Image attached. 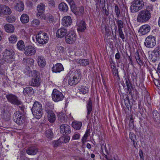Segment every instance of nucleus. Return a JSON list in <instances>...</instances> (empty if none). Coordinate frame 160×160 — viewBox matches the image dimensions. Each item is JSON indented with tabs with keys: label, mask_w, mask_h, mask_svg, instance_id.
<instances>
[{
	"label": "nucleus",
	"mask_w": 160,
	"mask_h": 160,
	"mask_svg": "<svg viewBox=\"0 0 160 160\" xmlns=\"http://www.w3.org/2000/svg\"><path fill=\"white\" fill-rule=\"evenodd\" d=\"M60 132L63 134H69L71 132L70 127L67 124H62L60 127Z\"/></svg>",
	"instance_id": "nucleus-14"
},
{
	"label": "nucleus",
	"mask_w": 160,
	"mask_h": 160,
	"mask_svg": "<svg viewBox=\"0 0 160 160\" xmlns=\"http://www.w3.org/2000/svg\"><path fill=\"white\" fill-rule=\"evenodd\" d=\"M46 135L48 138H52L53 136V133L50 129L47 130L46 131Z\"/></svg>",
	"instance_id": "nucleus-41"
},
{
	"label": "nucleus",
	"mask_w": 160,
	"mask_h": 160,
	"mask_svg": "<svg viewBox=\"0 0 160 160\" xmlns=\"http://www.w3.org/2000/svg\"><path fill=\"white\" fill-rule=\"evenodd\" d=\"M33 116L36 118L39 119L42 117V104L38 102H35L31 109Z\"/></svg>",
	"instance_id": "nucleus-2"
},
{
	"label": "nucleus",
	"mask_w": 160,
	"mask_h": 160,
	"mask_svg": "<svg viewBox=\"0 0 160 160\" xmlns=\"http://www.w3.org/2000/svg\"><path fill=\"white\" fill-rule=\"evenodd\" d=\"M20 20L22 23H26L29 22V18L27 14H23L21 17Z\"/></svg>",
	"instance_id": "nucleus-32"
},
{
	"label": "nucleus",
	"mask_w": 160,
	"mask_h": 160,
	"mask_svg": "<svg viewBox=\"0 0 160 160\" xmlns=\"http://www.w3.org/2000/svg\"><path fill=\"white\" fill-rule=\"evenodd\" d=\"M82 76V74H81V72L80 69H77L74 71L73 77H74L76 78H77L78 79L80 80Z\"/></svg>",
	"instance_id": "nucleus-35"
},
{
	"label": "nucleus",
	"mask_w": 160,
	"mask_h": 160,
	"mask_svg": "<svg viewBox=\"0 0 160 160\" xmlns=\"http://www.w3.org/2000/svg\"><path fill=\"white\" fill-rule=\"evenodd\" d=\"M89 131L88 130L86 131L85 133L83 139L86 140L87 139V137L88 136L89 134Z\"/></svg>",
	"instance_id": "nucleus-62"
},
{
	"label": "nucleus",
	"mask_w": 160,
	"mask_h": 160,
	"mask_svg": "<svg viewBox=\"0 0 160 160\" xmlns=\"http://www.w3.org/2000/svg\"><path fill=\"white\" fill-rule=\"evenodd\" d=\"M64 97V96L61 92L56 89L53 90L52 94V98L54 101H61L63 100Z\"/></svg>",
	"instance_id": "nucleus-9"
},
{
	"label": "nucleus",
	"mask_w": 160,
	"mask_h": 160,
	"mask_svg": "<svg viewBox=\"0 0 160 160\" xmlns=\"http://www.w3.org/2000/svg\"><path fill=\"white\" fill-rule=\"evenodd\" d=\"M34 91L31 87H27L24 88L23 93L26 96H29L34 93Z\"/></svg>",
	"instance_id": "nucleus-26"
},
{
	"label": "nucleus",
	"mask_w": 160,
	"mask_h": 160,
	"mask_svg": "<svg viewBox=\"0 0 160 160\" xmlns=\"http://www.w3.org/2000/svg\"><path fill=\"white\" fill-rule=\"evenodd\" d=\"M152 114L153 118L155 119H158L159 117L160 114L158 112L157 110H153Z\"/></svg>",
	"instance_id": "nucleus-45"
},
{
	"label": "nucleus",
	"mask_w": 160,
	"mask_h": 160,
	"mask_svg": "<svg viewBox=\"0 0 160 160\" xmlns=\"http://www.w3.org/2000/svg\"><path fill=\"white\" fill-rule=\"evenodd\" d=\"M32 74L33 78L29 83L30 85L33 87H38L40 85L41 81L38 72L33 71L32 72Z\"/></svg>",
	"instance_id": "nucleus-5"
},
{
	"label": "nucleus",
	"mask_w": 160,
	"mask_h": 160,
	"mask_svg": "<svg viewBox=\"0 0 160 160\" xmlns=\"http://www.w3.org/2000/svg\"><path fill=\"white\" fill-rule=\"evenodd\" d=\"M124 102L125 105L127 106H128L130 105L129 100L128 96H127L124 100Z\"/></svg>",
	"instance_id": "nucleus-55"
},
{
	"label": "nucleus",
	"mask_w": 160,
	"mask_h": 160,
	"mask_svg": "<svg viewBox=\"0 0 160 160\" xmlns=\"http://www.w3.org/2000/svg\"><path fill=\"white\" fill-rule=\"evenodd\" d=\"M76 62L80 65L86 66L89 64V62L88 59H79L76 60Z\"/></svg>",
	"instance_id": "nucleus-28"
},
{
	"label": "nucleus",
	"mask_w": 160,
	"mask_h": 160,
	"mask_svg": "<svg viewBox=\"0 0 160 160\" xmlns=\"http://www.w3.org/2000/svg\"><path fill=\"white\" fill-rule=\"evenodd\" d=\"M40 22L37 19H34L31 22V25L34 27H36L39 24Z\"/></svg>",
	"instance_id": "nucleus-47"
},
{
	"label": "nucleus",
	"mask_w": 160,
	"mask_h": 160,
	"mask_svg": "<svg viewBox=\"0 0 160 160\" xmlns=\"http://www.w3.org/2000/svg\"><path fill=\"white\" fill-rule=\"evenodd\" d=\"M36 52L35 47L32 46H26L24 49V53L26 55L30 56L34 55Z\"/></svg>",
	"instance_id": "nucleus-13"
},
{
	"label": "nucleus",
	"mask_w": 160,
	"mask_h": 160,
	"mask_svg": "<svg viewBox=\"0 0 160 160\" xmlns=\"http://www.w3.org/2000/svg\"><path fill=\"white\" fill-rule=\"evenodd\" d=\"M45 5L42 3H41L37 7V11L38 12L37 13V17H39L41 15L42 13H43L45 11Z\"/></svg>",
	"instance_id": "nucleus-21"
},
{
	"label": "nucleus",
	"mask_w": 160,
	"mask_h": 160,
	"mask_svg": "<svg viewBox=\"0 0 160 160\" xmlns=\"http://www.w3.org/2000/svg\"><path fill=\"white\" fill-rule=\"evenodd\" d=\"M136 55L135 58L138 63L140 65L142 64V62L139 57V53H137Z\"/></svg>",
	"instance_id": "nucleus-51"
},
{
	"label": "nucleus",
	"mask_w": 160,
	"mask_h": 160,
	"mask_svg": "<svg viewBox=\"0 0 160 160\" xmlns=\"http://www.w3.org/2000/svg\"><path fill=\"white\" fill-rule=\"evenodd\" d=\"M3 62V58L0 57V74H2L4 72V70L1 68V65Z\"/></svg>",
	"instance_id": "nucleus-50"
},
{
	"label": "nucleus",
	"mask_w": 160,
	"mask_h": 160,
	"mask_svg": "<svg viewBox=\"0 0 160 160\" xmlns=\"http://www.w3.org/2000/svg\"><path fill=\"white\" fill-rule=\"evenodd\" d=\"M72 22V19L71 17L68 16H66L63 18L62 24L64 27H68L71 25Z\"/></svg>",
	"instance_id": "nucleus-16"
},
{
	"label": "nucleus",
	"mask_w": 160,
	"mask_h": 160,
	"mask_svg": "<svg viewBox=\"0 0 160 160\" xmlns=\"http://www.w3.org/2000/svg\"><path fill=\"white\" fill-rule=\"evenodd\" d=\"M2 56L3 58V62L5 61L8 63H11L13 60V52L12 50H6Z\"/></svg>",
	"instance_id": "nucleus-8"
},
{
	"label": "nucleus",
	"mask_w": 160,
	"mask_h": 160,
	"mask_svg": "<svg viewBox=\"0 0 160 160\" xmlns=\"http://www.w3.org/2000/svg\"><path fill=\"white\" fill-rule=\"evenodd\" d=\"M57 48L59 52H63L65 51L64 47L62 46L58 47Z\"/></svg>",
	"instance_id": "nucleus-63"
},
{
	"label": "nucleus",
	"mask_w": 160,
	"mask_h": 160,
	"mask_svg": "<svg viewBox=\"0 0 160 160\" xmlns=\"http://www.w3.org/2000/svg\"><path fill=\"white\" fill-rule=\"evenodd\" d=\"M82 126V123L77 121L73 122L72 123V127L77 130L80 129Z\"/></svg>",
	"instance_id": "nucleus-34"
},
{
	"label": "nucleus",
	"mask_w": 160,
	"mask_h": 160,
	"mask_svg": "<svg viewBox=\"0 0 160 160\" xmlns=\"http://www.w3.org/2000/svg\"><path fill=\"white\" fill-rule=\"evenodd\" d=\"M77 25L78 27L77 30L78 31L83 32L86 28V23L82 20L77 21Z\"/></svg>",
	"instance_id": "nucleus-17"
},
{
	"label": "nucleus",
	"mask_w": 160,
	"mask_h": 160,
	"mask_svg": "<svg viewBox=\"0 0 160 160\" xmlns=\"http://www.w3.org/2000/svg\"><path fill=\"white\" fill-rule=\"evenodd\" d=\"M116 22L118 25V29H122V28L123 27L122 21L120 20H116Z\"/></svg>",
	"instance_id": "nucleus-40"
},
{
	"label": "nucleus",
	"mask_w": 160,
	"mask_h": 160,
	"mask_svg": "<svg viewBox=\"0 0 160 160\" xmlns=\"http://www.w3.org/2000/svg\"><path fill=\"white\" fill-rule=\"evenodd\" d=\"M115 11L117 17L118 18L120 17V10L118 6L117 5L115 6Z\"/></svg>",
	"instance_id": "nucleus-46"
},
{
	"label": "nucleus",
	"mask_w": 160,
	"mask_h": 160,
	"mask_svg": "<svg viewBox=\"0 0 160 160\" xmlns=\"http://www.w3.org/2000/svg\"><path fill=\"white\" fill-rule=\"evenodd\" d=\"M68 32L67 29L64 28H62L58 29L56 32V36L57 37L61 38L65 36Z\"/></svg>",
	"instance_id": "nucleus-18"
},
{
	"label": "nucleus",
	"mask_w": 160,
	"mask_h": 160,
	"mask_svg": "<svg viewBox=\"0 0 160 160\" xmlns=\"http://www.w3.org/2000/svg\"><path fill=\"white\" fill-rule=\"evenodd\" d=\"M71 8H73L76 7L75 2L73 0H70L68 2Z\"/></svg>",
	"instance_id": "nucleus-54"
},
{
	"label": "nucleus",
	"mask_w": 160,
	"mask_h": 160,
	"mask_svg": "<svg viewBox=\"0 0 160 160\" xmlns=\"http://www.w3.org/2000/svg\"><path fill=\"white\" fill-rule=\"evenodd\" d=\"M110 63L111 65V68L113 69V72L114 71L115 76H117L118 77H119V75L118 74V70H116V66L115 65V63L113 61L111 60V61H110Z\"/></svg>",
	"instance_id": "nucleus-36"
},
{
	"label": "nucleus",
	"mask_w": 160,
	"mask_h": 160,
	"mask_svg": "<svg viewBox=\"0 0 160 160\" xmlns=\"http://www.w3.org/2000/svg\"><path fill=\"white\" fill-rule=\"evenodd\" d=\"M38 152L37 148L34 147H31L28 148L26 150V153L30 155H35Z\"/></svg>",
	"instance_id": "nucleus-24"
},
{
	"label": "nucleus",
	"mask_w": 160,
	"mask_h": 160,
	"mask_svg": "<svg viewBox=\"0 0 160 160\" xmlns=\"http://www.w3.org/2000/svg\"><path fill=\"white\" fill-rule=\"evenodd\" d=\"M18 48L20 50H22L25 47L24 43L22 40L19 41L17 44Z\"/></svg>",
	"instance_id": "nucleus-37"
},
{
	"label": "nucleus",
	"mask_w": 160,
	"mask_h": 160,
	"mask_svg": "<svg viewBox=\"0 0 160 160\" xmlns=\"http://www.w3.org/2000/svg\"><path fill=\"white\" fill-rule=\"evenodd\" d=\"M151 18L150 11L147 9L142 10L139 12L137 21L139 23H145L148 21Z\"/></svg>",
	"instance_id": "nucleus-1"
},
{
	"label": "nucleus",
	"mask_w": 160,
	"mask_h": 160,
	"mask_svg": "<svg viewBox=\"0 0 160 160\" xmlns=\"http://www.w3.org/2000/svg\"><path fill=\"white\" fill-rule=\"evenodd\" d=\"M87 117L88 118V115L90 113L92 109V102L91 98H89L87 102Z\"/></svg>",
	"instance_id": "nucleus-23"
},
{
	"label": "nucleus",
	"mask_w": 160,
	"mask_h": 160,
	"mask_svg": "<svg viewBox=\"0 0 160 160\" xmlns=\"http://www.w3.org/2000/svg\"><path fill=\"white\" fill-rule=\"evenodd\" d=\"M14 121L19 125L23 124L26 120V118L24 113L18 111L15 112L13 115Z\"/></svg>",
	"instance_id": "nucleus-3"
},
{
	"label": "nucleus",
	"mask_w": 160,
	"mask_h": 160,
	"mask_svg": "<svg viewBox=\"0 0 160 160\" xmlns=\"http://www.w3.org/2000/svg\"><path fill=\"white\" fill-rule=\"evenodd\" d=\"M18 106H19V108L20 110H21L22 111L24 112L25 108L24 106L22 105V102L21 104L18 105Z\"/></svg>",
	"instance_id": "nucleus-61"
},
{
	"label": "nucleus",
	"mask_w": 160,
	"mask_h": 160,
	"mask_svg": "<svg viewBox=\"0 0 160 160\" xmlns=\"http://www.w3.org/2000/svg\"><path fill=\"white\" fill-rule=\"evenodd\" d=\"M47 21L48 23H49L53 22L55 20L53 16L51 15H49L47 16Z\"/></svg>",
	"instance_id": "nucleus-44"
},
{
	"label": "nucleus",
	"mask_w": 160,
	"mask_h": 160,
	"mask_svg": "<svg viewBox=\"0 0 160 160\" xmlns=\"http://www.w3.org/2000/svg\"><path fill=\"white\" fill-rule=\"evenodd\" d=\"M10 42L12 43H15L17 41L18 38L17 36L12 35L8 38Z\"/></svg>",
	"instance_id": "nucleus-38"
},
{
	"label": "nucleus",
	"mask_w": 160,
	"mask_h": 160,
	"mask_svg": "<svg viewBox=\"0 0 160 160\" xmlns=\"http://www.w3.org/2000/svg\"><path fill=\"white\" fill-rule=\"evenodd\" d=\"M45 111L47 114L48 121L51 123L54 122L56 120V116L53 111L51 110L48 106L46 107Z\"/></svg>",
	"instance_id": "nucleus-11"
},
{
	"label": "nucleus",
	"mask_w": 160,
	"mask_h": 160,
	"mask_svg": "<svg viewBox=\"0 0 160 160\" xmlns=\"http://www.w3.org/2000/svg\"><path fill=\"white\" fill-rule=\"evenodd\" d=\"M84 51L85 50L83 48H80L77 50L76 53H77V54L81 56L83 54Z\"/></svg>",
	"instance_id": "nucleus-48"
},
{
	"label": "nucleus",
	"mask_w": 160,
	"mask_h": 160,
	"mask_svg": "<svg viewBox=\"0 0 160 160\" xmlns=\"http://www.w3.org/2000/svg\"><path fill=\"white\" fill-rule=\"evenodd\" d=\"M80 80L74 77L70 78L68 81V84L72 86L77 84Z\"/></svg>",
	"instance_id": "nucleus-30"
},
{
	"label": "nucleus",
	"mask_w": 160,
	"mask_h": 160,
	"mask_svg": "<svg viewBox=\"0 0 160 160\" xmlns=\"http://www.w3.org/2000/svg\"><path fill=\"white\" fill-rule=\"evenodd\" d=\"M37 61L38 65L42 68H43L44 67L46 63L45 59L42 56H38L37 59Z\"/></svg>",
	"instance_id": "nucleus-27"
},
{
	"label": "nucleus",
	"mask_w": 160,
	"mask_h": 160,
	"mask_svg": "<svg viewBox=\"0 0 160 160\" xmlns=\"http://www.w3.org/2000/svg\"><path fill=\"white\" fill-rule=\"evenodd\" d=\"M76 39V35L73 32H69L65 37L66 42L68 44H72L75 42Z\"/></svg>",
	"instance_id": "nucleus-12"
},
{
	"label": "nucleus",
	"mask_w": 160,
	"mask_h": 160,
	"mask_svg": "<svg viewBox=\"0 0 160 160\" xmlns=\"http://www.w3.org/2000/svg\"><path fill=\"white\" fill-rule=\"evenodd\" d=\"M36 41L39 43L44 44L48 42L49 38L46 33L40 32L36 37Z\"/></svg>",
	"instance_id": "nucleus-6"
},
{
	"label": "nucleus",
	"mask_w": 160,
	"mask_h": 160,
	"mask_svg": "<svg viewBox=\"0 0 160 160\" xmlns=\"http://www.w3.org/2000/svg\"><path fill=\"white\" fill-rule=\"evenodd\" d=\"M58 120L62 122H66V119L65 114L62 112H59L58 114Z\"/></svg>",
	"instance_id": "nucleus-33"
},
{
	"label": "nucleus",
	"mask_w": 160,
	"mask_h": 160,
	"mask_svg": "<svg viewBox=\"0 0 160 160\" xmlns=\"http://www.w3.org/2000/svg\"><path fill=\"white\" fill-rule=\"evenodd\" d=\"M154 83L156 86H158L159 85H160V80H156L154 82Z\"/></svg>",
	"instance_id": "nucleus-64"
},
{
	"label": "nucleus",
	"mask_w": 160,
	"mask_h": 160,
	"mask_svg": "<svg viewBox=\"0 0 160 160\" xmlns=\"http://www.w3.org/2000/svg\"><path fill=\"white\" fill-rule=\"evenodd\" d=\"M80 134L78 133H75L72 138V140H76L79 139L80 138Z\"/></svg>",
	"instance_id": "nucleus-52"
},
{
	"label": "nucleus",
	"mask_w": 160,
	"mask_h": 160,
	"mask_svg": "<svg viewBox=\"0 0 160 160\" xmlns=\"http://www.w3.org/2000/svg\"><path fill=\"white\" fill-rule=\"evenodd\" d=\"M126 84L127 87V90L129 92H131V88L132 87V85L130 82L128 80H126Z\"/></svg>",
	"instance_id": "nucleus-42"
},
{
	"label": "nucleus",
	"mask_w": 160,
	"mask_h": 160,
	"mask_svg": "<svg viewBox=\"0 0 160 160\" xmlns=\"http://www.w3.org/2000/svg\"><path fill=\"white\" fill-rule=\"evenodd\" d=\"M78 91L80 94H85L88 92L89 88L86 86L82 85L78 87Z\"/></svg>",
	"instance_id": "nucleus-25"
},
{
	"label": "nucleus",
	"mask_w": 160,
	"mask_h": 160,
	"mask_svg": "<svg viewBox=\"0 0 160 160\" xmlns=\"http://www.w3.org/2000/svg\"><path fill=\"white\" fill-rule=\"evenodd\" d=\"M24 6L23 2L21 1H18L15 6V8L17 11L21 12L24 9Z\"/></svg>",
	"instance_id": "nucleus-29"
},
{
	"label": "nucleus",
	"mask_w": 160,
	"mask_h": 160,
	"mask_svg": "<svg viewBox=\"0 0 160 160\" xmlns=\"http://www.w3.org/2000/svg\"><path fill=\"white\" fill-rule=\"evenodd\" d=\"M49 4L50 6L52 7H55V3L53 0H51L49 1Z\"/></svg>",
	"instance_id": "nucleus-60"
},
{
	"label": "nucleus",
	"mask_w": 160,
	"mask_h": 160,
	"mask_svg": "<svg viewBox=\"0 0 160 160\" xmlns=\"http://www.w3.org/2000/svg\"><path fill=\"white\" fill-rule=\"evenodd\" d=\"M156 38L153 36L150 35L146 38L144 42L145 46L149 48H152L156 45Z\"/></svg>",
	"instance_id": "nucleus-7"
},
{
	"label": "nucleus",
	"mask_w": 160,
	"mask_h": 160,
	"mask_svg": "<svg viewBox=\"0 0 160 160\" xmlns=\"http://www.w3.org/2000/svg\"><path fill=\"white\" fill-rule=\"evenodd\" d=\"M40 15H40V16L37 17L38 18H40L41 19H43L46 21L47 20V16H46L45 15L43 14V13H42Z\"/></svg>",
	"instance_id": "nucleus-58"
},
{
	"label": "nucleus",
	"mask_w": 160,
	"mask_h": 160,
	"mask_svg": "<svg viewBox=\"0 0 160 160\" xmlns=\"http://www.w3.org/2000/svg\"><path fill=\"white\" fill-rule=\"evenodd\" d=\"M16 19L14 17L12 16H9L7 18V20L9 22H15Z\"/></svg>",
	"instance_id": "nucleus-49"
},
{
	"label": "nucleus",
	"mask_w": 160,
	"mask_h": 160,
	"mask_svg": "<svg viewBox=\"0 0 160 160\" xmlns=\"http://www.w3.org/2000/svg\"><path fill=\"white\" fill-rule=\"evenodd\" d=\"M11 13V10L8 6L4 5H0V14L7 15Z\"/></svg>",
	"instance_id": "nucleus-15"
},
{
	"label": "nucleus",
	"mask_w": 160,
	"mask_h": 160,
	"mask_svg": "<svg viewBox=\"0 0 160 160\" xmlns=\"http://www.w3.org/2000/svg\"><path fill=\"white\" fill-rule=\"evenodd\" d=\"M71 10L72 12L76 15L79 16V13L78 11H77V8L76 7H75L71 8Z\"/></svg>",
	"instance_id": "nucleus-53"
},
{
	"label": "nucleus",
	"mask_w": 160,
	"mask_h": 160,
	"mask_svg": "<svg viewBox=\"0 0 160 160\" xmlns=\"http://www.w3.org/2000/svg\"><path fill=\"white\" fill-rule=\"evenodd\" d=\"M61 142H60V141L59 140V139L58 141H54L53 142V146L54 147H57L60 144V143Z\"/></svg>",
	"instance_id": "nucleus-57"
},
{
	"label": "nucleus",
	"mask_w": 160,
	"mask_h": 160,
	"mask_svg": "<svg viewBox=\"0 0 160 160\" xmlns=\"http://www.w3.org/2000/svg\"><path fill=\"white\" fill-rule=\"evenodd\" d=\"M144 6L143 0H134L130 6V10L132 13L136 12L142 9Z\"/></svg>",
	"instance_id": "nucleus-4"
},
{
	"label": "nucleus",
	"mask_w": 160,
	"mask_h": 160,
	"mask_svg": "<svg viewBox=\"0 0 160 160\" xmlns=\"http://www.w3.org/2000/svg\"><path fill=\"white\" fill-rule=\"evenodd\" d=\"M118 32L120 37L121 38L122 40H123L125 38L124 35L122 31V29L118 30Z\"/></svg>",
	"instance_id": "nucleus-56"
},
{
	"label": "nucleus",
	"mask_w": 160,
	"mask_h": 160,
	"mask_svg": "<svg viewBox=\"0 0 160 160\" xmlns=\"http://www.w3.org/2000/svg\"><path fill=\"white\" fill-rule=\"evenodd\" d=\"M34 62L33 59L31 58H28L26 59L27 64L29 66H32L33 65Z\"/></svg>",
	"instance_id": "nucleus-43"
},
{
	"label": "nucleus",
	"mask_w": 160,
	"mask_h": 160,
	"mask_svg": "<svg viewBox=\"0 0 160 160\" xmlns=\"http://www.w3.org/2000/svg\"><path fill=\"white\" fill-rule=\"evenodd\" d=\"M52 69L53 72L57 73L63 70L64 68L62 64L60 63H57L53 65Z\"/></svg>",
	"instance_id": "nucleus-19"
},
{
	"label": "nucleus",
	"mask_w": 160,
	"mask_h": 160,
	"mask_svg": "<svg viewBox=\"0 0 160 160\" xmlns=\"http://www.w3.org/2000/svg\"><path fill=\"white\" fill-rule=\"evenodd\" d=\"M70 139V137L69 136H66L61 137L59 139V140L62 143H67L68 142Z\"/></svg>",
	"instance_id": "nucleus-39"
},
{
	"label": "nucleus",
	"mask_w": 160,
	"mask_h": 160,
	"mask_svg": "<svg viewBox=\"0 0 160 160\" xmlns=\"http://www.w3.org/2000/svg\"><path fill=\"white\" fill-rule=\"evenodd\" d=\"M79 15H81L84 12V8L82 6H81L79 8Z\"/></svg>",
	"instance_id": "nucleus-59"
},
{
	"label": "nucleus",
	"mask_w": 160,
	"mask_h": 160,
	"mask_svg": "<svg viewBox=\"0 0 160 160\" xmlns=\"http://www.w3.org/2000/svg\"><path fill=\"white\" fill-rule=\"evenodd\" d=\"M4 28L5 31L8 33H12L15 30L14 26L10 24H7L4 25Z\"/></svg>",
	"instance_id": "nucleus-22"
},
{
	"label": "nucleus",
	"mask_w": 160,
	"mask_h": 160,
	"mask_svg": "<svg viewBox=\"0 0 160 160\" xmlns=\"http://www.w3.org/2000/svg\"><path fill=\"white\" fill-rule=\"evenodd\" d=\"M6 97L8 102L12 104L16 105L21 104V101L18 99L17 96L13 94L7 95Z\"/></svg>",
	"instance_id": "nucleus-10"
},
{
	"label": "nucleus",
	"mask_w": 160,
	"mask_h": 160,
	"mask_svg": "<svg viewBox=\"0 0 160 160\" xmlns=\"http://www.w3.org/2000/svg\"><path fill=\"white\" fill-rule=\"evenodd\" d=\"M58 8L60 11L64 12H67L68 9L67 5L63 2H61L59 4Z\"/></svg>",
	"instance_id": "nucleus-31"
},
{
	"label": "nucleus",
	"mask_w": 160,
	"mask_h": 160,
	"mask_svg": "<svg viewBox=\"0 0 160 160\" xmlns=\"http://www.w3.org/2000/svg\"><path fill=\"white\" fill-rule=\"evenodd\" d=\"M150 29V26L148 24H145L141 27L139 32L142 35H144L149 32Z\"/></svg>",
	"instance_id": "nucleus-20"
}]
</instances>
